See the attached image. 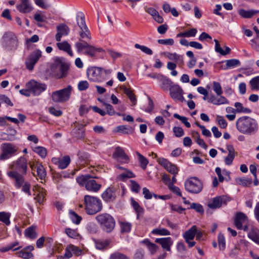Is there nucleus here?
Here are the masks:
<instances>
[{"mask_svg": "<svg viewBox=\"0 0 259 259\" xmlns=\"http://www.w3.org/2000/svg\"><path fill=\"white\" fill-rule=\"evenodd\" d=\"M114 161L121 164L127 163L130 161L128 156L125 153L123 148L119 146L116 147L114 149Z\"/></svg>", "mask_w": 259, "mask_h": 259, "instance_id": "dca6fc26", "label": "nucleus"}, {"mask_svg": "<svg viewBox=\"0 0 259 259\" xmlns=\"http://www.w3.org/2000/svg\"><path fill=\"white\" fill-rule=\"evenodd\" d=\"M215 42V51L217 53H219L221 55L225 56L230 53L231 49L225 46V50H223V49L220 47L219 42L218 40L214 39Z\"/></svg>", "mask_w": 259, "mask_h": 259, "instance_id": "7c9ffc66", "label": "nucleus"}, {"mask_svg": "<svg viewBox=\"0 0 259 259\" xmlns=\"http://www.w3.org/2000/svg\"><path fill=\"white\" fill-rule=\"evenodd\" d=\"M111 70H106L98 67H92L87 70L88 78L95 82H102L111 76Z\"/></svg>", "mask_w": 259, "mask_h": 259, "instance_id": "39448f33", "label": "nucleus"}, {"mask_svg": "<svg viewBox=\"0 0 259 259\" xmlns=\"http://www.w3.org/2000/svg\"><path fill=\"white\" fill-rule=\"evenodd\" d=\"M9 168L11 170L7 172V175L14 181V186L17 189L21 188L22 191L30 196L31 185L24 178V175L26 174L28 169L26 158L24 156L20 157L10 164Z\"/></svg>", "mask_w": 259, "mask_h": 259, "instance_id": "f03ea898", "label": "nucleus"}, {"mask_svg": "<svg viewBox=\"0 0 259 259\" xmlns=\"http://www.w3.org/2000/svg\"><path fill=\"white\" fill-rule=\"evenodd\" d=\"M11 213L9 212L0 211V222L7 226L11 224L10 217Z\"/></svg>", "mask_w": 259, "mask_h": 259, "instance_id": "c756f323", "label": "nucleus"}, {"mask_svg": "<svg viewBox=\"0 0 259 259\" xmlns=\"http://www.w3.org/2000/svg\"><path fill=\"white\" fill-rule=\"evenodd\" d=\"M137 155L138 156L139 160L140 163L141 167L143 169H145L147 164H148V160L147 159L143 156L142 154H141L139 152H137Z\"/></svg>", "mask_w": 259, "mask_h": 259, "instance_id": "49530a36", "label": "nucleus"}, {"mask_svg": "<svg viewBox=\"0 0 259 259\" xmlns=\"http://www.w3.org/2000/svg\"><path fill=\"white\" fill-rule=\"evenodd\" d=\"M235 107V111L236 113H250L251 112V110L243 106L242 104L240 102H236L234 104Z\"/></svg>", "mask_w": 259, "mask_h": 259, "instance_id": "4c0bfd02", "label": "nucleus"}, {"mask_svg": "<svg viewBox=\"0 0 259 259\" xmlns=\"http://www.w3.org/2000/svg\"><path fill=\"white\" fill-rule=\"evenodd\" d=\"M35 168H36L38 177L41 180L45 179L47 175V172L44 166L41 164L37 163Z\"/></svg>", "mask_w": 259, "mask_h": 259, "instance_id": "e433bc0d", "label": "nucleus"}, {"mask_svg": "<svg viewBox=\"0 0 259 259\" xmlns=\"http://www.w3.org/2000/svg\"><path fill=\"white\" fill-rule=\"evenodd\" d=\"M84 204L86 212L91 215L100 212L103 208L102 201L99 198L89 195L84 196Z\"/></svg>", "mask_w": 259, "mask_h": 259, "instance_id": "20e7f679", "label": "nucleus"}, {"mask_svg": "<svg viewBox=\"0 0 259 259\" xmlns=\"http://www.w3.org/2000/svg\"><path fill=\"white\" fill-rule=\"evenodd\" d=\"M218 243L219 247L220 250H224L225 248L226 242L225 239L224 235L222 233H219L218 235Z\"/></svg>", "mask_w": 259, "mask_h": 259, "instance_id": "603ef678", "label": "nucleus"}, {"mask_svg": "<svg viewBox=\"0 0 259 259\" xmlns=\"http://www.w3.org/2000/svg\"><path fill=\"white\" fill-rule=\"evenodd\" d=\"M17 253H18V255L19 257H21L22 258H25V259L30 258L33 256V254L32 253H31L29 251H25L24 249H23V250L19 251Z\"/></svg>", "mask_w": 259, "mask_h": 259, "instance_id": "13d9d810", "label": "nucleus"}, {"mask_svg": "<svg viewBox=\"0 0 259 259\" xmlns=\"http://www.w3.org/2000/svg\"><path fill=\"white\" fill-rule=\"evenodd\" d=\"M130 127L124 125H119L116 127V132L123 134H128Z\"/></svg>", "mask_w": 259, "mask_h": 259, "instance_id": "680f3d73", "label": "nucleus"}, {"mask_svg": "<svg viewBox=\"0 0 259 259\" xmlns=\"http://www.w3.org/2000/svg\"><path fill=\"white\" fill-rule=\"evenodd\" d=\"M247 223V218L244 213L239 212L236 214L235 225L238 229L242 230L243 224Z\"/></svg>", "mask_w": 259, "mask_h": 259, "instance_id": "412c9836", "label": "nucleus"}, {"mask_svg": "<svg viewBox=\"0 0 259 259\" xmlns=\"http://www.w3.org/2000/svg\"><path fill=\"white\" fill-rule=\"evenodd\" d=\"M56 45L58 48L61 51L66 52L70 56H73V53L71 50V45L67 41L57 42Z\"/></svg>", "mask_w": 259, "mask_h": 259, "instance_id": "b1692460", "label": "nucleus"}, {"mask_svg": "<svg viewBox=\"0 0 259 259\" xmlns=\"http://www.w3.org/2000/svg\"><path fill=\"white\" fill-rule=\"evenodd\" d=\"M231 200L227 196L222 195L214 198L212 202L208 204V206L212 209L221 207L223 205H226Z\"/></svg>", "mask_w": 259, "mask_h": 259, "instance_id": "2eb2a0df", "label": "nucleus"}, {"mask_svg": "<svg viewBox=\"0 0 259 259\" xmlns=\"http://www.w3.org/2000/svg\"><path fill=\"white\" fill-rule=\"evenodd\" d=\"M16 134L15 130H13V133L10 135L4 132H0V139L5 141H13L15 139L14 136Z\"/></svg>", "mask_w": 259, "mask_h": 259, "instance_id": "37998d69", "label": "nucleus"}, {"mask_svg": "<svg viewBox=\"0 0 259 259\" xmlns=\"http://www.w3.org/2000/svg\"><path fill=\"white\" fill-rule=\"evenodd\" d=\"M96 220L104 231L110 233L113 230V218L109 214H100L96 217Z\"/></svg>", "mask_w": 259, "mask_h": 259, "instance_id": "6e6552de", "label": "nucleus"}, {"mask_svg": "<svg viewBox=\"0 0 259 259\" xmlns=\"http://www.w3.org/2000/svg\"><path fill=\"white\" fill-rule=\"evenodd\" d=\"M33 151L35 153H37L41 158H44L47 156V149L44 147L36 146V147L33 148Z\"/></svg>", "mask_w": 259, "mask_h": 259, "instance_id": "79ce46f5", "label": "nucleus"}, {"mask_svg": "<svg viewBox=\"0 0 259 259\" xmlns=\"http://www.w3.org/2000/svg\"><path fill=\"white\" fill-rule=\"evenodd\" d=\"M190 208L195 209L197 212L201 214L204 212L203 207L199 203H192L191 204Z\"/></svg>", "mask_w": 259, "mask_h": 259, "instance_id": "4d7b16f0", "label": "nucleus"}, {"mask_svg": "<svg viewBox=\"0 0 259 259\" xmlns=\"http://www.w3.org/2000/svg\"><path fill=\"white\" fill-rule=\"evenodd\" d=\"M213 90L217 95H221L223 94V90L221 84L217 81L213 82Z\"/></svg>", "mask_w": 259, "mask_h": 259, "instance_id": "6e6d98bb", "label": "nucleus"}, {"mask_svg": "<svg viewBox=\"0 0 259 259\" xmlns=\"http://www.w3.org/2000/svg\"><path fill=\"white\" fill-rule=\"evenodd\" d=\"M155 242L161 245L162 247L167 251L170 250V246L172 244V241L170 237L157 238Z\"/></svg>", "mask_w": 259, "mask_h": 259, "instance_id": "5701e85b", "label": "nucleus"}, {"mask_svg": "<svg viewBox=\"0 0 259 259\" xmlns=\"http://www.w3.org/2000/svg\"><path fill=\"white\" fill-rule=\"evenodd\" d=\"M257 13H258V11L253 10L246 11L244 9H240L239 11V15L245 18H250Z\"/></svg>", "mask_w": 259, "mask_h": 259, "instance_id": "c9c22d12", "label": "nucleus"}, {"mask_svg": "<svg viewBox=\"0 0 259 259\" xmlns=\"http://www.w3.org/2000/svg\"><path fill=\"white\" fill-rule=\"evenodd\" d=\"M76 180L80 186H84L86 190L89 191L97 192L101 189L102 187L100 184L97 183L88 174L78 176L76 177Z\"/></svg>", "mask_w": 259, "mask_h": 259, "instance_id": "423d86ee", "label": "nucleus"}, {"mask_svg": "<svg viewBox=\"0 0 259 259\" xmlns=\"http://www.w3.org/2000/svg\"><path fill=\"white\" fill-rule=\"evenodd\" d=\"M72 87L68 85L66 88L54 92L52 94V98L54 102L56 103H62L69 100Z\"/></svg>", "mask_w": 259, "mask_h": 259, "instance_id": "9b49d317", "label": "nucleus"}, {"mask_svg": "<svg viewBox=\"0 0 259 259\" xmlns=\"http://www.w3.org/2000/svg\"><path fill=\"white\" fill-rule=\"evenodd\" d=\"M170 95L172 98L183 102L184 98L183 96V91L182 88L177 84L172 85L169 88Z\"/></svg>", "mask_w": 259, "mask_h": 259, "instance_id": "f3484780", "label": "nucleus"}, {"mask_svg": "<svg viewBox=\"0 0 259 259\" xmlns=\"http://www.w3.org/2000/svg\"><path fill=\"white\" fill-rule=\"evenodd\" d=\"M165 169L171 174L176 176L178 173L179 169L177 166L170 162L168 165L165 168Z\"/></svg>", "mask_w": 259, "mask_h": 259, "instance_id": "de8ad7c7", "label": "nucleus"}, {"mask_svg": "<svg viewBox=\"0 0 259 259\" xmlns=\"http://www.w3.org/2000/svg\"><path fill=\"white\" fill-rule=\"evenodd\" d=\"M217 120L221 128H225L227 127V122L223 117L221 116H217Z\"/></svg>", "mask_w": 259, "mask_h": 259, "instance_id": "338daca9", "label": "nucleus"}, {"mask_svg": "<svg viewBox=\"0 0 259 259\" xmlns=\"http://www.w3.org/2000/svg\"><path fill=\"white\" fill-rule=\"evenodd\" d=\"M240 62L238 59H233L226 61L225 68L224 70L233 68L240 66Z\"/></svg>", "mask_w": 259, "mask_h": 259, "instance_id": "2f4dec72", "label": "nucleus"}, {"mask_svg": "<svg viewBox=\"0 0 259 259\" xmlns=\"http://www.w3.org/2000/svg\"><path fill=\"white\" fill-rule=\"evenodd\" d=\"M2 44L4 48L8 51L15 50L18 47V39L12 32L8 31L2 37Z\"/></svg>", "mask_w": 259, "mask_h": 259, "instance_id": "9d476101", "label": "nucleus"}, {"mask_svg": "<svg viewBox=\"0 0 259 259\" xmlns=\"http://www.w3.org/2000/svg\"><path fill=\"white\" fill-rule=\"evenodd\" d=\"M131 203L132 206L137 213V218L139 219L140 215L143 214L144 209L133 198H131Z\"/></svg>", "mask_w": 259, "mask_h": 259, "instance_id": "72a5a7b5", "label": "nucleus"}, {"mask_svg": "<svg viewBox=\"0 0 259 259\" xmlns=\"http://www.w3.org/2000/svg\"><path fill=\"white\" fill-rule=\"evenodd\" d=\"M76 20L79 28V41L75 44L77 52L91 57H96L99 53L103 52V50L101 48L91 45L88 42L91 40L92 36L85 23V16L82 12H78L76 13Z\"/></svg>", "mask_w": 259, "mask_h": 259, "instance_id": "f257e3e1", "label": "nucleus"}, {"mask_svg": "<svg viewBox=\"0 0 259 259\" xmlns=\"http://www.w3.org/2000/svg\"><path fill=\"white\" fill-rule=\"evenodd\" d=\"M26 88L31 90L32 94L34 96H38L47 89V85L34 80H31L26 83Z\"/></svg>", "mask_w": 259, "mask_h": 259, "instance_id": "ddd939ff", "label": "nucleus"}, {"mask_svg": "<svg viewBox=\"0 0 259 259\" xmlns=\"http://www.w3.org/2000/svg\"><path fill=\"white\" fill-rule=\"evenodd\" d=\"M70 162V157L68 155L63 156L60 160L59 168L63 169L66 168Z\"/></svg>", "mask_w": 259, "mask_h": 259, "instance_id": "ea45409f", "label": "nucleus"}, {"mask_svg": "<svg viewBox=\"0 0 259 259\" xmlns=\"http://www.w3.org/2000/svg\"><path fill=\"white\" fill-rule=\"evenodd\" d=\"M17 9L21 13H28L32 11L33 7L30 0H20L16 6Z\"/></svg>", "mask_w": 259, "mask_h": 259, "instance_id": "a211bd4d", "label": "nucleus"}, {"mask_svg": "<svg viewBox=\"0 0 259 259\" xmlns=\"http://www.w3.org/2000/svg\"><path fill=\"white\" fill-rule=\"evenodd\" d=\"M185 190L191 194H198L203 189V183L197 177H193L187 179L184 183Z\"/></svg>", "mask_w": 259, "mask_h": 259, "instance_id": "1a4fd4ad", "label": "nucleus"}, {"mask_svg": "<svg viewBox=\"0 0 259 259\" xmlns=\"http://www.w3.org/2000/svg\"><path fill=\"white\" fill-rule=\"evenodd\" d=\"M251 89L252 90H259V76H256L252 78L250 81Z\"/></svg>", "mask_w": 259, "mask_h": 259, "instance_id": "8fccbe9b", "label": "nucleus"}, {"mask_svg": "<svg viewBox=\"0 0 259 259\" xmlns=\"http://www.w3.org/2000/svg\"><path fill=\"white\" fill-rule=\"evenodd\" d=\"M238 131L244 134H252L258 129L256 121L249 116H243L239 118L236 122Z\"/></svg>", "mask_w": 259, "mask_h": 259, "instance_id": "7ed1b4c3", "label": "nucleus"}, {"mask_svg": "<svg viewBox=\"0 0 259 259\" xmlns=\"http://www.w3.org/2000/svg\"><path fill=\"white\" fill-rule=\"evenodd\" d=\"M41 56V52L39 50L37 49L32 52L26 60V68L29 70H32Z\"/></svg>", "mask_w": 259, "mask_h": 259, "instance_id": "4468645a", "label": "nucleus"}, {"mask_svg": "<svg viewBox=\"0 0 259 259\" xmlns=\"http://www.w3.org/2000/svg\"><path fill=\"white\" fill-rule=\"evenodd\" d=\"M163 55L169 60L175 61L180 67L184 64L183 56L176 53L164 52Z\"/></svg>", "mask_w": 259, "mask_h": 259, "instance_id": "6ab92c4d", "label": "nucleus"}, {"mask_svg": "<svg viewBox=\"0 0 259 259\" xmlns=\"http://www.w3.org/2000/svg\"><path fill=\"white\" fill-rule=\"evenodd\" d=\"M173 132L177 137H181L184 135V132L181 127L175 126L173 128Z\"/></svg>", "mask_w": 259, "mask_h": 259, "instance_id": "69168bd1", "label": "nucleus"}, {"mask_svg": "<svg viewBox=\"0 0 259 259\" xmlns=\"http://www.w3.org/2000/svg\"><path fill=\"white\" fill-rule=\"evenodd\" d=\"M69 218L71 221L76 225H78L82 218L80 216L78 215L75 211L73 210H70L69 212Z\"/></svg>", "mask_w": 259, "mask_h": 259, "instance_id": "a19ab883", "label": "nucleus"}, {"mask_svg": "<svg viewBox=\"0 0 259 259\" xmlns=\"http://www.w3.org/2000/svg\"><path fill=\"white\" fill-rule=\"evenodd\" d=\"M36 226H31L25 230V235L26 237L31 239L36 238L37 236Z\"/></svg>", "mask_w": 259, "mask_h": 259, "instance_id": "473e14b6", "label": "nucleus"}, {"mask_svg": "<svg viewBox=\"0 0 259 259\" xmlns=\"http://www.w3.org/2000/svg\"><path fill=\"white\" fill-rule=\"evenodd\" d=\"M197 233V228L196 226H193L190 229L186 231L183 235L186 242L188 240H192Z\"/></svg>", "mask_w": 259, "mask_h": 259, "instance_id": "393cba45", "label": "nucleus"}, {"mask_svg": "<svg viewBox=\"0 0 259 259\" xmlns=\"http://www.w3.org/2000/svg\"><path fill=\"white\" fill-rule=\"evenodd\" d=\"M19 243L18 241H15L6 245V246L1 248L0 251L4 252L10 250H13V251L19 250L21 248V246H19Z\"/></svg>", "mask_w": 259, "mask_h": 259, "instance_id": "cd10ccee", "label": "nucleus"}, {"mask_svg": "<svg viewBox=\"0 0 259 259\" xmlns=\"http://www.w3.org/2000/svg\"><path fill=\"white\" fill-rule=\"evenodd\" d=\"M168 189L172 191L174 193L177 194L179 196L182 197V194L181 192V190L180 188L174 185H172V184H169L168 185Z\"/></svg>", "mask_w": 259, "mask_h": 259, "instance_id": "e2e57ef3", "label": "nucleus"}, {"mask_svg": "<svg viewBox=\"0 0 259 259\" xmlns=\"http://www.w3.org/2000/svg\"><path fill=\"white\" fill-rule=\"evenodd\" d=\"M0 149V160L5 161L16 155L18 148L14 144L4 143L1 144Z\"/></svg>", "mask_w": 259, "mask_h": 259, "instance_id": "0eeeda50", "label": "nucleus"}, {"mask_svg": "<svg viewBox=\"0 0 259 259\" xmlns=\"http://www.w3.org/2000/svg\"><path fill=\"white\" fill-rule=\"evenodd\" d=\"M174 117L181 120L187 127H190L191 126L190 123L187 121V118L186 117L181 116L177 113H175Z\"/></svg>", "mask_w": 259, "mask_h": 259, "instance_id": "052dcab7", "label": "nucleus"}, {"mask_svg": "<svg viewBox=\"0 0 259 259\" xmlns=\"http://www.w3.org/2000/svg\"><path fill=\"white\" fill-rule=\"evenodd\" d=\"M208 101L215 105L229 104V101L224 96L221 95H211L209 97Z\"/></svg>", "mask_w": 259, "mask_h": 259, "instance_id": "aec40b11", "label": "nucleus"}, {"mask_svg": "<svg viewBox=\"0 0 259 259\" xmlns=\"http://www.w3.org/2000/svg\"><path fill=\"white\" fill-rule=\"evenodd\" d=\"M160 87L164 90L167 91L172 86V81L168 78L162 76L160 79Z\"/></svg>", "mask_w": 259, "mask_h": 259, "instance_id": "f704fd0d", "label": "nucleus"}, {"mask_svg": "<svg viewBox=\"0 0 259 259\" xmlns=\"http://www.w3.org/2000/svg\"><path fill=\"white\" fill-rule=\"evenodd\" d=\"M153 234H156L159 235H169L170 232L164 228H156L152 231Z\"/></svg>", "mask_w": 259, "mask_h": 259, "instance_id": "09e8293b", "label": "nucleus"}, {"mask_svg": "<svg viewBox=\"0 0 259 259\" xmlns=\"http://www.w3.org/2000/svg\"><path fill=\"white\" fill-rule=\"evenodd\" d=\"M89 84L87 81H80L78 83V89L80 91H84L89 88Z\"/></svg>", "mask_w": 259, "mask_h": 259, "instance_id": "774afa93", "label": "nucleus"}, {"mask_svg": "<svg viewBox=\"0 0 259 259\" xmlns=\"http://www.w3.org/2000/svg\"><path fill=\"white\" fill-rule=\"evenodd\" d=\"M69 68L68 64L63 58H57L55 59L52 69L58 70L59 73L57 74L58 78H61L67 75Z\"/></svg>", "mask_w": 259, "mask_h": 259, "instance_id": "f8f14e48", "label": "nucleus"}, {"mask_svg": "<svg viewBox=\"0 0 259 259\" xmlns=\"http://www.w3.org/2000/svg\"><path fill=\"white\" fill-rule=\"evenodd\" d=\"M57 31L60 32L63 35H67L69 32V28L65 24H61L57 27Z\"/></svg>", "mask_w": 259, "mask_h": 259, "instance_id": "864d4df0", "label": "nucleus"}, {"mask_svg": "<svg viewBox=\"0 0 259 259\" xmlns=\"http://www.w3.org/2000/svg\"><path fill=\"white\" fill-rule=\"evenodd\" d=\"M120 228L121 232H128L131 229V224L129 223H120Z\"/></svg>", "mask_w": 259, "mask_h": 259, "instance_id": "0e129e2a", "label": "nucleus"}, {"mask_svg": "<svg viewBox=\"0 0 259 259\" xmlns=\"http://www.w3.org/2000/svg\"><path fill=\"white\" fill-rule=\"evenodd\" d=\"M109 240H100L96 242V247L98 249H103L108 246L110 243Z\"/></svg>", "mask_w": 259, "mask_h": 259, "instance_id": "a18cd8bd", "label": "nucleus"}, {"mask_svg": "<svg viewBox=\"0 0 259 259\" xmlns=\"http://www.w3.org/2000/svg\"><path fill=\"white\" fill-rule=\"evenodd\" d=\"M141 243L147 246L151 254H155L158 249V246L156 244L150 242L148 239L143 240Z\"/></svg>", "mask_w": 259, "mask_h": 259, "instance_id": "bb28decb", "label": "nucleus"}, {"mask_svg": "<svg viewBox=\"0 0 259 259\" xmlns=\"http://www.w3.org/2000/svg\"><path fill=\"white\" fill-rule=\"evenodd\" d=\"M135 177V175L132 171L128 169H126L121 174L117 175L116 179L120 181H124L128 178H133Z\"/></svg>", "mask_w": 259, "mask_h": 259, "instance_id": "c85d7f7f", "label": "nucleus"}, {"mask_svg": "<svg viewBox=\"0 0 259 259\" xmlns=\"http://www.w3.org/2000/svg\"><path fill=\"white\" fill-rule=\"evenodd\" d=\"M123 91L124 94L127 96L131 101L132 102L133 105H135L137 103V99L135 94H133L131 90L127 88H124L123 89Z\"/></svg>", "mask_w": 259, "mask_h": 259, "instance_id": "c03bdc74", "label": "nucleus"}, {"mask_svg": "<svg viewBox=\"0 0 259 259\" xmlns=\"http://www.w3.org/2000/svg\"><path fill=\"white\" fill-rule=\"evenodd\" d=\"M135 47L136 49L141 50L143 52L145 53L146 54L151 55L153 53V52L151 49L145 46H142L139 44H136L135 45Z\"/></svg>", "mask_w": 259, "mask_h": 259, "instance_id": "5fc2aeb1", "label": "nucleus"}, {"mask_svg": "<svg viewBox=\"0 0 259 259\" xmlns=\"http://www.w3.org/2000/svg\"><path fill=\"white\" fill-rule=\"evenodd\" d=\"M115 108L117 110V111H114V114L121 116H125L124 112L126 109V107L123 103L120 104H117V106Z\"/></svg>", "mask_w": 259, "mask_h": 259, "instance_id": "3c124183", "label": "nucleus"}, {"mask_svg": "<svg viewBox=\"0 0 259 259\" xmlns=\"http://www.w3.org/2000/svg\"><path fill=\"white\" fill-rule=\"evenodd\" d=\"M65 232L68 237L72 238H76L78 236V234L76 230L70 228H66L65 230Z\"/></svg>", "mask_w": 259, "mask_h": 259, "instance_id": "bf43d9fd", "label": "nucleus"}, {"mask_svg": "<svg viewBox=\"0 0 259 259\" xmlns=\"http://www.w3.org/2000/svg\"><path fill=\"white\" fill-rule=\"evenodd\" d=\"M101 197L104 202H112L113 200V186H110L107 188L101 194Z\"/></svg>", "mask_w": 259, "mask_h": 259, "instance_id": "4be33fe9", "label": "nucleus"}, {"mask_svg": "<svg viewBox=\"0 0 259 259\" xmlns=\"http://www.w3.org/2000/svg\"><path fill=\"white\" fill-rule=\"evenodd\" d=\"M248 238L259 245V230L255 228H252L247 235Z\"/></svg>", "mask_w": 259, "mask_h": 259, "instance_id": "a878e982", "label": "nucleus"}, {"mask_svg": "<svg viewBox=\"0 0 259 259\" xmlns=\"http://www.w3.org/2000/svg\"><path fill=\"white\" fill-rule=\"evenodd\" d=\"M236 182L239 185L244 187H249L252 183V179L247 178H238L236 179Z\"/></svg>", "mask_w": 259, "mask_h": 259, "instance_id": "58836bf2", "label": "nucleus"}]
</instances>
